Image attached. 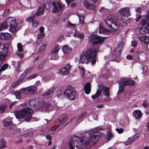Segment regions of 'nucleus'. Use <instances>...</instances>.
Instances as JSON below:
<instances>
[{
    "label": "nucleus",
    "instance_id": "obj_1",
    "mask_svg": "<svg viewBox=\"0 0 149 149\" xmlns=\"http://www.w3.org/2000/svg\"><path fill=\"white\" fill-rule=\"evenodd\" d=\"M101 135L100 132H94L92 136L90 133H86L83 138L73 136L71 141L69 142V149H89L91 143L95 144L98 141Z\"/></svg>",
    "mask_w": 149,
    "mask_h": 149
},
{
    "label": "nucleus",
    "instance_id": "obj_2",
    "mask_svg": "<svg viewBox=\"0 0 149 149\" xmlns=\"http://www.w3.org/2000/svg\"><path fill=\"white\" fill-rule=\"evenodd\" d=\"M129 10L128 8H122L119 10L118 13L120 15L121 19L116 18H109L105 21L107 26L111 28L113 31H116L118 29L120 25L125 26L127 24L124 21L126 20L127 17L129 15Z\"/></svg>",
    "mask_w": 149,
    "mask_h": 149
},
{
    "label": "nucleus",
    "instance_id": "obj_3",
    "mask_svg": "<svg viewBox=\"0 0 149 149\" xmlns=\"http://www.w3.org/2000/svg\"><path fill=\"white\" fill-rule=\"evenodd\" d=\"M8 27L10 31L12 33H15L17 31V23L15 17H10L7 18L5 22L0 25V31L7 29Z\"/></svg>",
    "mask_w": 149,
    "mask_h": 149
},
{
    "label": "nucleus",
    "instance_id": "obj_4",
    "mask_svg": "<svg viewBox=\"0 0 149 149\" xmlns=\"http://www.w3.org/2000/svg\"><path fill=\"white\" fill-rule=\"evenodd\" d=\"M99 47L97 49L94 47H91L87 50L85 54H82L80 57L79 62L81 63L86 64L90 59L96 57V53L98 52Z\"/></svg>",
    "mask_w": 149,
    "mask_h": 149
},
{
    "label": "nucleus",
    "instance_id": "obj_5",
    "mask_svg": "<svg viewBox=\"0 0 149 149\" xmlns=\"http://www.w3.org/2000/svg\"><path fill=\"white\" fill-rule=\"evenodd\" d=\"M33 112V110L31 109L26 108L16 111L14 114L17 119L23 118L25 121H29L32 118Z\"/></svg>",
    "mask_w": 149,
    "mask_h": 149
},
{
    "label": "nucleus",
    "instance_id": "obj_6",
    "mask_svg": "<svg viewBox=\"0 0 149 149\" xmlns=\"http://www.w3.org/2000/svg\"><path fill=\"white\" fill-rule=\"evenodd\" d=\"M104 40V37L95 33L90 35L88 38V41L93 45H99L103 42Z\"/></svg>",
    "mask_w": 149,
    "mask_h": 149
},
{
    "label": "nucleus",
    "instance_id": "obj_7",
    "mask_svg": "<svg viewBox=\"0 0 149 149\" xmlns=\"http://www.w3.org/2000/svg\"><path fill=\"white\" fill-rule=\"evenodd\" d=\"M99 89L100 90L97 91L95 95L91 96L93 99H95L100 96L101 94V91L105 96L108 98L110 97L109 89L108 88L104 86H100Z\"/></svg>",
    "mask_w": 149,
    "mask_h": 149
},
{
    "label": "nucleus",
    "instance_id": "obj_8",
    "mask_svg": "<svg viewBox=\"0 0 149 149\" xmlns=\"http://www.w3.org/2000/svg\"><path fill=\"white\" fill-rule=\"evenodd\" d=\"M63 93L65 96L70 100H74L77 97V93L72 89L66 90Z\"/></svg>",
    "mask_w": 149,
    "mask_h": 149
},
{
    "label": "nucleus",
    "instance_id": "obj_9",
    "mask_svg": "<svg viewBox=\"0 0 149 149\" xmlns=\"http://www.w3.org/2000/svg\"><path fill=\"white\" fill-rule=\"evenodd\" d=\"M141 25L143 26H144L147 24L146 26V29L144 27L142 28L140 30V33L142 34H143L146 32V30L147 32L149 33V17L146 16L145 19H143L141 22Z\"/></svg>",
    "mask_w": 149,
    "mask_h": 149
},
{
    "label": "nucleus",
    "instance_id": "obj_10",
    "mask_svg": "<svg viewBox=\"0 0 149 149\" xmlns=\"http://www.w3.org/2000/svg\"><path fill=\"white\" fill-rule=\"evenodd\" d=\"M51 4L52 6V12L56 13L63 11V7L59 3L54 2H52Z\"/></svg>",
    "mask_w": 149,
    "mask_h": 149
},
{
    "label": "nucleus",
    "instance_id": "obj_11",
    "mask_svg": "<svg viewBox=\"0 0 149 149\" xmlns=\"http://www.w3.org/2000/svg\"><path fill=\"white\" fill-rule=\"evenodd\" d=\"M87 114L86 112H84L77 118H72L71 119V121L74 126L77 125L83 120Z\"/></svg>",
    "mask_w": 149,
    "mask_h": 149
},
{
    "label": "nucleus",
    "instance_id": "obj_12",
    "mask_svg": "<svg viewBox=\"0 0 149 149\" xmlns=\"http://www.w3.org/2000/svg\"><path fill=\"white\" fill-rule=\"evenodd\" d=\"M8 46L0 43V57L1 59L4 60L7 56L6 54L8 51Z\"/></svg>",
    "mask_w": 149,
    "mask_h": 149
},
{
    "label": "nucleus",
    "instance_id": "obj_13",
    "mask_svg": "<svg viewBox=\"0 0 149 149\" xmlns=\"http://www.w3.org/2000/svg\"><path fill=\"white\" fill-rule=\"evenodd\" d=\"M60 46L57 45H55L53 49L51 51V58L53 60H56L58 59L59 56L58 53L60 49Z\"/></svg>",
    "mask_w": 149,
    "mask_h": 149
},
{
    "label": "nucleus",
    "instance_id": "obj_14",
    "mask_svg": "<svg viewBox=\"0 0 149 149\" xmlns=\"http://www.w3.org/2000/svg\"><path fill=\"white\" fill-rule=\"evenodd\" d=\"M71 69V66L68 63L65 64L61 68L59 71L63 75H65L69 74Z\"/></svg>",
    "mask_w": 149,
    "mask_h": 149
},
{
    "label": "nucleus",
    "instance_id": "obj_15",
    "mask_svg": "<svg viewBox=\"0 0 149 149\" xmlns=\"http://www.w3.org/2000/svg\"><path fill=\"white\" fill-rule=\"evenodd\" d=\"M13 93L17 99H19L22 96L26 94V90L24 89H21L18 91H14Z\"/></svg>",
    "mask_w": 149,
    "mask_h": 149
},
{
    "label": "nucleus",
    "instance_id": "obj_16",
    "mask_svg": "<svg viewBox=\"0 0 149 149\" xmlns=\"http://www.w3.org/2000/svg\"><path fill=\"white\" fill-rule=\"evenodd\" d=\"M121 81L125 85H134L135 84V82L133 80L127 78H122L121 79Z\"/></svg>",
    "mask_w": 149,
    "mask_h": 149
},
{
    "label": "nucleus",
    "instance_id": "obj_17",
    "mask_svg": "<svg viewBox=\"0 0 149 149\" xmlns=\"http://www.w3.org/2000/svg\"><path fill=\"white\" fill-rule=\"evenodd\" d=\"M18 50L16 52V54L18 56L22 58L23 57L24 52L22 48V46L20 43H18L17 45Z\"/></svg>",
    "mask_w": 149,
    "mask_h": 149
},
{
    "label": "nucleus",
    "instance_id": "obj_18",
    "mask_svg": "<svg viewBox=\"0 0 149 149\" xmlns=\"http://www.w3.org/2000/svg\"><path fill=\"white\" fill-rule=\"evenodd\" d=\"M122 49V47L120 45H118L117 46L115 47L113 52V55L118 56H119L120 53V52Z\"/></svg>",
    "mask_w": 149,
    "mask_h": 149
},
{
    "label": "nucleus",
    "instance_id": "obj_19",
    "mask_svg": "<svg viewBox=\"0 0 149 149\" xmlns=\"http://www.w3.org/2000/svg\"><path fill=\"white\" fill-rule=\"evenodd\" d=\"M140 42L141 43L148 45L149 43V37L146 35H144L139 37Z\"/></svg>",
    "mask_w": 149,
    "mask_h": 149
},
{
    "label": "nucleus",
    "instance_id": "obj_20",
    "mask_svg": "<svg viewBox=\"0 0 149 149\" xmlns=\"http://www.w3.org/2000/svg\"><path fill=\"white\" fill-rule=\"evenodd\" d=\"M45 7L46 6L44 5L39 6L38 8L37 11L34 14L36 16H40L44 12L45 8Z\"/></svg>",
    "mask_w": 149,
    "mask_h": 149
},
{
    "label": "nucleus",
    "instance_id": "obj_21",
    "mask_svg": "<svg viewBox=\"0 0 149 149\" xmlns=\"http://www.w3.org/2000/svg\"><path fill=\"white\" fill-rule=\"evenodd\" d=\"M24 89L26 90V93H27V91H28L31 94H33L36 93L37 90L36 88L33 86H30L26 88H24Z\"/></svg>",
    "mask_w": 149,
    "mask_h": 149
},
{
    "label": "nucleus",
    "instance_id": "obj_22",
    "mask_svg": "<svg viewBox=\"0 0 149 149\" xmlns=\"http://www.w3.org/2000/svg\"><path fill=\"white\" fill-rule=\"evenodd\" d=\"M91 86L89 83H86L84 87L85 93L87 94L90 93L91 91Z\"/></svg>",
    "mask_w": 149,
    "mask_h": 149
},
{
    "label": "nucleus",
    "instance_id": "obj_23",
    "mask_svg": "<svg viewBox=\"0 0 149 149\" xmlns=\"http://www.w3.org/2000/svg\"><path fill=\"white\" fill-rule=\"evenodd\" d=\"M63 50L65 54H68L71 52L72 49L68 45H66L63 47Z\"/></svg>",
    "mask_w": 149,
    "mask_h": 149
},
{
    "label": "nucleus",
    "instance_id": "obj_24",
    "mask_svg": "<svg viewBox=\"0 0 149 149\" xmlns=\"http://www.w3.org/2000/svg\"><path fill=\"white\" fill-rule=\"evenodd\" d=\"M10 37V35L7 33H2L0 35V39L3 40H8Z\"/></svg>",
    "mask_w": 149,
    "mask_h": 149
},
{
    "label": "nucleus",
    "instance_id": "obj_25",
    "mask_svg": "<svg viewBox=\"0 0 149 149\" xmlns=\"http://www.w3.org/2000/svg\"><path fill=\"white\" fill-rule=\"evenodd\" d=\"M138 136L135 135L132 137L129 138L125 143V145H128L131 143L134 142L138 138Z\"/></svg>",
    "mask_w": 149,
    "mask_h": 149
},
{
    "label": "nucleus",
    "instance_id": "obj_26",
    "mask_svg": "<svg viewBox=\"0 0 149 149\" xmlns=\"http://www.w3.org/2000/svg\"><path fill=\"white\" fill-rule=\"evenodd\" d=\"M99 32L106 35H109L110 34L109 31L104 29L102 26L100 25Z\"/></svg>",
    "mask_w": 149,
    "mask_h": 149
},
{
    "label": "nucleus",
    "instance_id": "obj_27",
    "mask_svg": "<svg viewBox=\"0 0 149 149\" xmlns=\"http://www.w3.org/2000/svg\"><path fill=\"white\" fill-rule=\"evenodd\" d=\"M78 16L79 18V23L81 24L82 26H86V24L84 21V16L82 15L78 14Z\"/></svg>",
    "mask_w": 149,
    "mask_h": 149
},
{
    "label": "nucleus",
    "instance_id": "obj_28",
    "mask_svg": "<svg viewBox=\"0 0 149 149\" xmlns=\"http://www.w3.org/2000/svg\"><path fill=\"white\" fill-rule=\"evenodd\" d=\"M133 115L134 117L137 118H140L142 117V113L139 110H136L133 112Z\"/></svg>",
    "mask_w": 149,
    "mask_h": 149
},
{
    "label": "nucleus",
    "instance_id": "obj_29",
    "mask_svg": "<svg viewBox=\"0 0 149 149\" xmlns=\"http://www.w3.org/2000/svg\"><path fill=\"white\" fill-rule=\"evenodd\" d=\"M67 117L63 115L59 119V123L58 124V126H61V125H63V123L65 122L67 120Z\"/></svg>",
    "mask_w": 149,
    "mask_h": 149
},
{
    "label": "nucleus",
    "instance_id": "obj_30",
    "mask_svg": "<svg viewBox=\"0 0 149 149\" xmlns=\"http://www.w3.org/2000/svg\"><path fill=\"white\" fill-rule=\"evenodd\" d=\"M7 147V146L5 140L3 139H0V149L6 148Z\"/></svg>",
    "mask_w": 149,
    "mask_h": 149
},
{
    "label": "nucleus",
    "instance_id": "obj_31",
    "mask_svg": "<svg viewBox=\"0 0 149 149\" xmlns=\"http://www.w3.org/2000/svg\"><path fill=\"white\" fill-rule=\"evenodd\" d=\"M74 36L75 37L79 38L80 39H83L84 35L83 33H80L78 31H75V33L74 34Z\"/></svg>",
    "mask_w": 149,
    "mask_h": 149
},
{
    "label": "nucleus",
    "instance_id": "obj_32",
    "mask_svg": "<svg viewBox=\"0 0 149 149\" xmlns=\"http://www.w3.org/2000/svg\"><path fill=\"white\" fill-rule=\"evenodd\" d=\"M123 83L121 81V79H120V85L119 86V90L118 91V93L122 92L124 90V87L125 86V85H124L123 84Z\"/></svg>",
    "mask_w": 149,
    "mask_h": 149
},
{
    "label": "nucleus",
    "instance_id": "obj_33",
    "mask_svg": "<svg viewBox=\"0 0 149 149\" xmlns=\"http://www.w3.org/2000/svg\"><path fill=\"white\" fill-rule=\"evenodd\" d=\"M36 17V16L34 14L31 15L29 17L27 18L26 19V20L27 22H32L34 20H33V19L35 18Z\"/></svg>",
    "mask_w": 149,
    "mask_h": 149
},
{
    "label": "nucleus",
    "instance_id": "obj_34",
    "mask_svg": "<svg viewBox=\"0 0 149 149\" xmlns=\"http://www.w3.org/2000/svg\"><path fill=\"white\" fill-rule=\"evenodd\" d=\"M6 106L3 105H0V113H3L6 111Z\"/></svg>",
    "mask_w": 149,
    "mask_h": 149
},
{
    "label": "nucleus",
    "instance_id": "obj_35",
    "mask_svg": "<svg viewBox=\"0 0 149 149\" xmlns=\"http://www.w3.org/2000/svg\"><path fill=\"white\" fill-rule=\"evenodd\" d=\"M53 92V89L51 88L47 92L43 93L42 94L43 96H46L49 95L51 94Z\"/></svg>",
    "mask_w": 149,
    "mask_h": 149
},
{
    "label": "nucleus",
    "instance_id": "obj_36",
    "mask_svg": "<svg viewBox=\"0 0 149 149\" xmlns=\"http://www.w3.org/2000/svg\"><path fill=\"white\" fill-rule=\"evenodd\" d=\"M43 36V33H40L38 34V39L37 41V45L39 44L40 41H41V38Z\"/></svg>",
    "mask_w": 149,
    "mask_h": 149
},
{
    "label": "nucleus",
    "instance_id": "obj_37",
    "mask_svg": "<svg viewBox=\"0 0 149 149\" xmlns=\"http://www.w3.org/2000/svg\"><path fill=\"white\" fill-rule=\"evenodd\" d=\"M130 94H125L124 96H123V99L122 101H127L128 100V99L130 97Z\"/></svg>",
    "mask_w": 149,
    "mask_h": 149
},
{
    "label": "nucleus",
    "instance_id": "obj_38",
    "mask_svg": "<svg viewBox=\"0 0 149 149\" xmlns=\"http://www.w3.org/2000/svg\"><path fill=\"white\" fill-rule=\"evenodd\" d=\"M8 65L7 64H4L1 68L0 69V72L4 71L8 67Z\"/></svg>",
    "mask_w": 149,
    "mask_h": 149
},
{
    "label": "nucleus",
    "instance_id": "obj_39",
    "mask_svg": "<svg viewBox=\"0 0 149 149\" xmlns=\"http://www.w3.org/2000/svg\"><path fill=\"white\" fill-rule=\"evenodd\" d=\"M3 123L4 126L8 127L11 125V122L10 121H7L6 120H4L3 121Z\"/></svg>",
    "mask_w": 149,
    "mask_h": 149
},
{
    "label": "nucleus",
    "instance_id": "obj_40",
    "mask_svg": "<svg viewBox=\"0 0 149 149\" xmlns=\"http://www.w3.org/2000/svg\"><path fill=\"white\" fill-rule=\"evenodd\" d=\"M113 134L111 132H109L108 133L107 136V139L108 141H109L113 137Z\"/></svg>",
    "mask_w": 149,
    "mask_h": 149
},
{
    "label": "nucleus",
    "instance_id": "obj_41",
    "mask_svg": "<svg viewBox=\"0 0 149 149\" xmlns=\"http://www.w3.org/2000/svg\"><path fill=\"white\" fill-rule=\"evenodd\" d=\"M32 25L33 27L36 28L38 25V22L36 20H34L32 22Z\"/></svg>",
    "mask_w": 149,
    "mask_h": 149
},
{
    "label": "nucleus",
    "instance_id": "obj_42",
    "mask_svg": "<svg viewBox=\"0 0 149 149\" xmlns=\"http://www.w3.org/2000/svg\"><path fill=\"white\" fill-rule=\"evenodd\" d=\"M78 69L79 71H80V72L82 76L84 75V69L83 67H78Z\"/></svg>",
    "mask_w": 149,
    "mask_h": 149
},
{
    "label": "nucleus",
    "instance_id": "obj_43",
    "mask_svg": "<svg viewBox=\"0 0 149 149\" xmlns=\"http://www.w3.org/2000/svg\"><path fill=\"white\" fill-rule=\"evenodd\" d=\"M67 26L70 28H73L75 27V25L72 24L70 23V22H68L67 24Z\"/></svg>",
    "mask_w": 149,
    "mask_h": 149
},
{
    "label": "nucleus",
    "instance_id": "obj_44",
    "mask_svg": "<svg viewBox=\"0 0 149 149\" xmlns=\"http://www.w3.org/2000/svg\"><path fill=\"white\" fill-rule=\"evenodd\" d=\"M27 78V77H29L28 75L26 73V72L25 71L22 74L20 78L22 79H23L25 77Z\"/></svg>",
    "mask_w": 149,
    "mask_h": 149
},
{
    "label": "nucleus",
    "instance_id": "obj_45",
    "mask_svg": "<svg viewBox=\"0 0 149 149\" xmlns=\"http://www.w3.org/2000/svg\"><path fill=\"white\" fill-rule=\"evenodd\" d=\"M37 75L36 74H33L30 76H29V77H27V79H31L35 78Z\"/></svg>",
    "mask_w": 149,
    "mask_h": 149
},
{
    "label": "nucleus",
    "instance_id": "obj_46",
    "mask_svg": "<svg viewBox=\"0 0 149 149\" xmlns=\"http://www.w3.org/2000/svg\"><path fill=\"white\" fill-rule=\"evenodd\" d=\"M46 46V45H42L40 47L38 51L39 52L43 51L45 49Z\"/></svg>",
    "mask_w": 149,
    "mask_h": 149
},
{
    "label": "nucleus",
    "instance_id": "obj_47",
    "mask_svg": "<svg viewBox=\"0 0 149 149\" xmlns=\"http://www.w3.org/2000/svg\"><path fill=\"white\" fill-rule=\"evenodd\" d=\"M102 72L103 74L104 75H106L107 77L109 76L110 74L109 71L107 70H103Z\"/></svg>",
    "mask_w": 149,
    "mask_h": 149
},
{
    "label": "nucleus",
    "instance_id": "obj_48",
    "mask_svg": "<svg viewBox=\"0 0 149 149\" xmlns=\"http://www.w3.org/2000/svg\"><path fill=\"white\" fill-rule=\"evenodd\" d=\"M116 130L119 134H121L124 131V130L121 128H116Z\"/></svg>",
    "mask_w": 149,
    "mask_h": 149
},
{
    "label": "nucleus",
    "instance_id": "obj_49",
    "mask_svg": "<svg viewBox=\"0 0 149 149\" xmlns=\"http://www.w3.org/2000/svg\"><path fill=\"white\" fill-rule=\"evenodd\" d=\"M137 44V42L136 41H132V46L135 47H136Z\"/></svg>",
    "mask_w": 149,
    "mask_h": 149
},
{
    "label": "nucleus",
    "instance_id": "obj_50",
    "mask_svg": "<svg viewBox=\"0 0 149 149\" xmlns=\"http://www.w3.org/2000/svg\"><path fill=\"white\" fill-rule=\"evenodd\" d=\"M19 83L18 81H16L13 83L12 84V86L13 87H15L17 85L19 84Z\"/></svg>",
    "mask_w": 149,
    "mask_h": 149
},
{
    "label": "nucleus",
    "instance_id": "obj_51",
    "mask_svg": "<svg viewBox=\"0 0 149 149\" xmlns=\"http://www.w3.org/2000/svg\"><path fill=\"white\" fill-rule=\"evenodd\" d=\"M35 100H31L29 103V105L31 106H34L35 105Z\"/></svg>",
    "mask_w": 149,
    "mask_h": 149
},
{
    "label": "nucleus",
    "instance_id": "obj_52",
    "mask_svg": "<svg viewBox=\"0 0 149 149\" xmlns=\"http://www.w3.org/2000/svg\"><path fill=\"white\" fill-rule=\"evenodd\" d=\"M126 58L127 59L132 60L133 59V57L132 56L130 55H128L127 56Z\"/></svg>",
    "mask_w": 149,
    "mask_h": 149
},
{
    "label": "nucleus",
    "instance_id": "obj_53",
    "mask_svg": "<svg viewBox=\"0 0 149 149\" xmlns=\"http://www.w3.org/2000/svg\"><path fill=\"white\" fill-rule=\"evenodd\" d=\"M9 12V9H6L4 11V15H8Z\"/></svg>",
    "mask_w": 149,
    "mask_h": 149
},
{
    "label": "nucleus",
    "instance_id": "obj_54",
    "mask_svg": "<svg viewBox=\"0 0 149 149\" xmlns=\"http://www.w3.org/2000/svg\"><path fill=\"white\" fill-rule=\"evenodd\" d=\"M31 133H28L27 134H25L24 135V136H25L26 137L29 138L30 137L31 135Z\"/></svg>",
    "mask_w": 149,
    "mask_h": 149
},
{
    "label": "nucleus",
    "instance_id": "obj_55",
    "mask_svg": "<svg viewBox=\"0 0 149 149\" xmlns=\"http://www.w3.org/2000/svg\"><path fill=\"white\" fill-rule=\"evenodd\" d=\"M96 107L98 109H101L103 107V105L102 104H99L96 105Z\"/></svg>",
    "mask_w": 149,
    "mask_h": 149
},
{
    "label": "nucleus",
    "instance_id": "obj_56",
    "mask_svg": "<svg viewBox=\"0 0 149 149\" xmlns=\"http://www.w3.org/2000/svg\"><path fill=\"white\" fill-rule=\"evenodd\" d=\"M31 69L30 68H28L27 69H26L25 71V72H26V73L29 75V73H30L31 71Z\"/></svg>",
    "mask_w": 149,
    "mask_h": 149
},
{
    "label": "nucleus",
    "instance_id": "obj_57",
    "mask_svg": "<svg viewBox=\"0 0 149 149\" xmlns=\"http://www.w3.org/2000/svg\"><path fill=\"white\" fill-rule=\"evenodd\" d=\"M44 29L43 27H40L39 29V31L40 33H43L44 31Z\"/></svg>",
    "mask_w": 149,
    "mask_h": 149
},
{
    "label": "nucleus",
    "instance_id": "obj_58",
    "mask_svg": "<svg viewBox=\"0 0 149 149\" xmlns=\"http://www.w3.org/2000/svg\"><path fill=\"white\" fill-rule=\"evenodd\" d=\"M60 126H58V125L57 126H55L52 128L51 130L53 131L55 130L58 127Z\"/></svg>",
    "mask_w": 149,
    "mask_h": 149
},
{
    "label": "nucleus",
    "instance_id": "obj_59",
    "mask_svg": "<svg viewBox=\"0 0 149 149\" xmlns=\"http://www.w3.org/2000/svg\"><path fill=\"white\" fill-rule=\"evenodd\" d=\"M142 104L143 106L144 107H146L147 106V103L144 101H143Z\"/></svg>",
    "mask_w": 149,
    "mask_h": 149
},
{
    "label": "nucleus",
    "instance_id": "obj_60",
    "mask_svg": "<svg viewBox=\"0 0 149 149\" xmlns=\"http://www.w3.org/2000/svg\"><path fill=\"white\" fill-rule=\"evenodd\" d=\"M141 17L142 16L141 15L137 17L136 19V21L137 22L139 21L141 19Z\"/></svg>",
    "mask_w": 149,
    "mask_h": 149
},
{
    "label": "nucleus",
    "instance_id": "obj_61",
    "mask_svg": "<svg viewBox=\"0 0 149 149\" xmlns=\"http://www.w3.org/2000/svg\"><path fill=\"white\" fill-rule=\"evenodd\" d=\"M50 104L49 103H47V104H44V106L45 107H47L49 106L50 105Z\"/></svg>",
    "mask_w": 149,
    "mask_h": 149
},
{
    "label": "nucleus",
    "instance_id": "obj_62",
    "mask_svg": "<svg viewBox=\"0 0 149 149\" xmlns=\"http://www.w3.org/2000/svg\"><path fill=\"white\" fill-rule=\"evenodd\" d=\"M95 58V57L93 58V59L91 61V63L92 64L94 65L96 61V59H94Z\"/></svg>",
    "mask_w": 149,
    "mask_h": 149
},
{
    "label": "nucleus",
    "instance_id": "obj_63",
    "mask_svg": "<svg viewBox=\"0 0 149 149\" xmlns=\"http://www.w3.org/2000/svg\"><path fill=\"white\" fill-rule=\"evenodd\" d=\"M73 0H65L67 3L68 4H69L71 1H73Z\"/></svg>",
    "mask_w": 149,
    "mask_h": 149
},
{
    "label": "nucleus",
    "instance_id": "obj_64",
    "mask_svg": "<svg viewBox=\"0 0 149 149\" xmlns=\"http://www.w3.org/2000/svg\"><path fill=\"white\" fill-rule=\"evenodd\" d=\"M46 138L47 139L50 140L51 139V136L50 135H48L46 136Z\"/></svg>",
    "mask_w": 149,
    "mask_h": 149
}]
</instances>
